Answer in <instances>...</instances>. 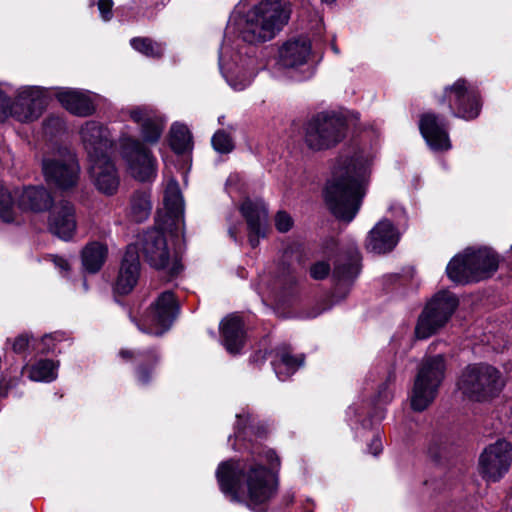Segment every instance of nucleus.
<instances>
[{
	"label": "nucleus",
	"instance_id": "nucleus-16",
	"mask_svg": "<svg viewBox=\"0 0 512 512\" xmlns=\"http://www.w3.org/2000/svg\"><path fill=\"white\" fill-rule=\"evenodd\" d=\"M140 268L138 248L136 245L130 244L124 253L117 278L113 284V294L118 304L123 305L118 297L130 294L137 285Z\"/></svg>",
	"mask_w": 512,
	"mask_h": 512
},
{
	"label": "nucleus",
	"instance_id": "nucleus-21",
	"mask_svg": "<svg viewBox=\"0 0 512 512\" xmlns=\"http://www.w3.org/2000/svg\"><path fill=\"white\" fill-rule=\"evenodd\" d=\"M77 228L76 209L73 203L61 200L54 210H50L48 230L63 241L71 240Z\"/></svg>",
	"mask_w": 512,
	"mask_h": 512
},
{
	"label": "nucleus",
	"instance_id": "nucleus-53",
	"mask_svg": "<svg viewBox=\"0 0 512 512\" xmlns=\"http://www.w3.org/2000/svg\"><path fill=\"white\" fill-rule=\"evenodd\" d=\"M184 266L182 264L181 258L175 256L172 265L169 268L168 274L171 278H176L183 271Z\"/></svg>",
	"mask_w": 512,
	"mask_h": 512
},
{
	"label": "nucleus",
	"instance_id": "nucleus-23",
	"mask_svg": "<svg viewBox=\"0 0 512 512\" xmlns=\"http://www.w3.org/2000/svg\"><path fill=\"white\" fill-rule=\"evenodd\" d=\"M89 162V174L96 189L105 196L115 195L120 186V177L111 156Z\"/></svg>",
	"mask_w": 512,
	"mask_h": 512
},
{
	"label": "nucleus",
	"instance_id": "nucleus-31",
	"mask_svg": "<svg viewBox=\"0 0 512 512\" xmlns=\"http://www.w3.org/2000/svg\"><path fill=\"white\" fill-rule=\"evenodd\" d=\"M426 454L435 465H444L452 455V443L446 435L434 434L427 444Z\"/></svg>",
	"mask_w": 512,
	"mask_h": 512
},
{
	"label": "nucleus",
	"instance_id": "nucleus-43",
	"mask_svg": "<svg viewBox=\"0 0 512 512\" xmlns=\"http://www.w3.org/2000/svg\"><path fill=\"white\" fill-rule=\"evenodd\" d=\"M36 339L32 334L21 333L12 341V350L18 355H26L30 347L34 350Z\"/></svg>",
	"mask_w": 512,
	"mask_h": 512
},
{
	"label": "nucleus",
	"instance_id": "nucleus-27",
	"mask_svg": "<svg viewBox=\"0 0 512 512\" xmlns=\"http://www.w3.org/2000/svg\"><path fill=\"white\" fill-rule=\"evenodd\" d=\"M467 249L473 271L476 273L479 281L491 278L499 267L498 254L491 248L487 247Z\"/></svg>",
	"mask_w": 512,
	"mask_h": 512
},
{
	"label": "nucleus",
	"instance_id": "nucleus-13",
	"mask_svg": "<svg viewBox=\"0 0 512 512\" xmlns=\"http://www.w3.org/2000/svg\"><path fill=\"white\" fill-rule=\"evenodd\" d=\"M48 101L46 89L37 86L26 87L18 93L14 101H9L7 119L13 117L21 123L33 122L43 114Z\"/></svg>",
	"mask_w": 512,
	"mask_h": 512
},
{
	"label": "nucleus",
	"instance_id": "nucleus-33",
	"mask_svg": "<svg viewBox=\"0 0 512 512\" xmlns=\"http://www.w3.org/2000/svg\"><path fill=\"white\" fill-rule=\"evenodd\" d=\"M152 210L151 194L146 190H135L130 198V218L136 223L148 219Z\"/></svg>",
	"mask_w": 512,
	"mask_h": 512
},
{
	"label": "nucleus",
	"instance_id": "nucleus-61",
	"mask_svg": "<svg viewBox=\"0 0 512 512\" xmlns=\"http://www.w3.org/2000/svg\"><path fill=\"white\" fill-rule=\"evenodd\" d=\"M323 3L331 4L334 3L336 0H321Z\"/></svg>",
	"mask_w": 512,
	"mask_h": 512
},
{
	"label": "nucleus",
	"instance_id": "nucleus-41",
	"mask_svg": "<svg viewBox=\"0 0 512 512\" xmlns=\"http://www.w3.org/2000/svg\"><path fill=\"white\" fill-rule=\"evenodd\" d=\"M394 378V371H389L386 380L378 386L377 393L372 398V402L381 405H387L392 401L394 394L393 391L390 389V382Z\"/></svg>",
	"mask_w": 512,
	"mask_h": 512
},
{
	"label": "nucleus",
	"instance_id": "nucleus-35",
	"mask_svg": "<svg viewBox=\"0 0 512 512\" xmlns=\"http://www.w3.org/2000/svg\"><path fill=\"white\" fill-rule=\"evenodd\" d=\"M59 362L52 359H39L29 370V378L37 382L50 383L57 378Z\"/></svg>",
	"mask_w": 512,
	"mask_h": 512
},
{
	"label": "nucleus",
	"instance_id": "nucleus-26",
	"mask_svg": "<svg viewBox=\"0 0 512 512\" xmlns=\"http://www.w3.org/2000/svg\"><path fill=\"white\" fill-rule=\"evenodd\" d=\"M54 204L53 195L43 185L25 186L18 197V206L23 211L46 212L50 211Z\"/></svg>",
	"mask_w": 512,
	"mask_h": 512
},
{
	"label": "nucleus",
	"instance_id": "nucleus-17",
	"mask_svg": "<svg viewBox=\"0 0 512 512\" xmlns=\"http://www.w3.org/2000/svg\"><path fill=\"white\" fill-rule=\"evenodd\" d=\"M42 172L46 183L59 191L73 189L79 180L78 164L60 159H44Z\"/></svg>",
	"mask_w": 512,
	"mask_h": 512
},
{
	"label": "nucleus",
	"instance_id": "nucleus-25",
	"mask_svg": "<svg viewBox=\"0 0 512 512\" xmlns=\"http://www.w3.org/2000/svg\"><path fill=\"white\" fill-rule=\"evenodd\" d=\"M272 368L281 381H286L305 363V354H293L290 344L282 343L273 348Z\"/></svg>",
	"mask_w": 512,
	"mask_h": 512
},
{
	"label": "nucleus",
	"instance_id": "nucleus-1",
	"mask_svg": "<svg viewBox=\"0 0 512 512\" xmlns=\"http://www.w3.org/2000/svg\"><path fill=\"white\" fill-rule=\"evenodd\" d=\"M234 433L229 435L233 449L246 458L221 461L215 478L221 493L233 504L253 512H268L280 486L281 459L276 450L263 443L269 436L268 424L250 412L236 414Z\"/></svg>",
	"mask_w": 512,
	"mask_h": 512
},
{
	"label": "nucleus",
	"instance_id": "nucleus-22",
	"mask_svg": "<svg viewBox=\"0 0 512 512\" xmlns=\"http://www.w3.org/2000/svg\"><path fill=\"white\" fill-rule=\"evenodd\" d=\"M400 241V233L393 222L384 218L377 222L369 231L365 247L375 254H387L392 252Z\"/></svg>",
	"mask_w": 512,
	"mask_h": 512
},
{
	"label": "nucleus",
	"instance_id": "nucleus-45",
	"mask_svg": "<svg viewBox=\"0 0 512 512\" xmlns=\"http://www.w3.org/2000/svg\"><path fill=\"white\" fill-rule=\"evenodd\" d=\"M331 272V266L327 261H317L309 269L310 277L314 280H324Z\"/></svg>",
	"mask_w": 512,
	"mask_h": 512
},
{
	"label": "nucleus",
	"instance_id": "nucleus-5",
	"mask_svg": "<svg viewBox=\"0 0 512 512\" xmlns=\"http://www.w3.org/2000/svg\"><path fill=\"white\" fill-rule=\"evenodd\" d=\"M181 311L180 303L172 290L161 292L145 309L140 317L130 309L129 319L137 328L148 335L163 336L173 326Z\"/></svg>",
	"mask_w": 512,
	"mask_h": 512
},
{
	"label": "nucleus",
	"instance_id": "nucleus-29",
	"mask_svg": "<svg viewBox=\"0 0 512 512\" xmlns=\"http://www.w3.org/2000/svg\"><path fill=\"white\" fill-rule=\"evenodd\" d=\"M83 270L88 274L98 273L108 257L107 244L100 241H89L81 250Z\"/></svg>",
	"mask_w": 512,
	"mask_h": 512
},
{
	"label": "nucleus",
	"instance_id": "nucleus-11",
	"mask_svg": "<svg viewBox=\"0 0 512 512\" xmlns=\"http://www.w3.org/2000/svg\"><path fill=\"white\" fill-rule=\"evenodd\" d=\"M120 155L135 180L144 183L156 177L157 160L151 149L139 139L133 136L121 138Z\"/></svg>",
	"mask_w": 512,
	"mask_h": 512
},
{
	"label": "nucleus",
	"instance_id": "nucleus-38",
	"mask_svg": "<svg viewBox=\"0 0 512 512\" xmlns=\"http://www.w3.org/2000/svg\"><path fill=\"white\" fill-rule=\"evenodd\" d=\"M14 204L11 191L0 181V218L6 223H11L15 219Z\"/></svg>",
	"mask_w": 512,
	"mask_h": 512
},
{
	"label": "nucleus",
	"instance_id": "nucleus-12",
	"mask_svg": "<svg viewBox=\"0 0 512 512\" xmlns=\"http://www.w3.org/2000/svg\"><path fill=\"white\" fill-rule=\"evenodd\" d=\"M512 465V443L504 438L486 446L478 458V474L486 483H498Z\"/></svg>",
	"mask_w": 512,
	"mask_h": 512
},
{
	"label": "nucleus",
	"instance_id": "nucleus-34",
	"mask_svg": "<svg viewBox=\"0 0 512 512\" xmlns=\"http://www.w3.org/2000/svg\"><path fill=\"white\" fill-rule=\"evenodd\" d=\"M166 120L162 115H152L151 117H146V120L140 126V133L142 143L155 145L161 139L163 131L165 129Z\"/></svg>",
	"mask_w": 512,
	"mask_h": 512
},
{
	"label": "nucleus",
	"instance_id": "nucleus-10",
	"mask_svg": "<svg viewBox=\"0 0 512 512\" xmlns=\"http://www.w3.org/2000/svg\"><path fill=\"white\" fill-rule=\"evenodd\" d=\"M311 52L312 43L308 36H294L280 46L277 63L290 70L292 79L303 82L315 74V67L308 62Z\"/></svg>",
	"mask_w": 512,
	"mask_h": 512
},
{
	"label": "nucleus",
	"instance_id": "nucleus-30",
	"mask_svg": "<svg viewBox=\"0 0 512 512\" xmlns=\"http://www.w3.org/2000/svg\"><path fill=\"white\" fill-rule=\"evenodd\" d=\"M168 144L176 155H184L193 149V136L187 125L174 122L169 130Z\"/></svg>",
	"mask_w": 512,
	"mask_h": 512
},
{
	"label": "nucleus",
	"instance_id": "nucleus-46",
	"mask_svg": "<svg viewBox=\"0 0 512 512\" xmlns=\"http://www.w3.org/2000/svg\"><path fill=\"white\" fill-rule=\"evenodd\" d=\"M352 285L353 284H350L345 281L336 280V282L332 288V293H331L332 298L335 299L336 301L344 300L350 293Z\"/></svg>",
	"mask_w": 512,
	"mask_h": 512
},
{
	"label": "nucleus",
	"instance_id": "nucleus-36",
	"mask_svg": "<svg viewBox=\"0 0 512 512\" xmlns=\"http://www.w3.org/2000/svg\"><path fill=\"white\" fill-rule=\"evenodd\" d=\"M131 47L146 57L161 59L164 56V47L161 43L149 37H133L130 40Z\"/></svg>",
	"mask_w": 512,
	"mask_h": 512
},
{
	"label": "nucleus",
	"instance_id": "nucleus-60",
	"mask_svg": "<svg viewBox=\"0 0 512 512\" xmlns=\"http://www.w3.org/2000/svg\"><path fill=\"white\" fill-rule=\"evenodd\" d=\"M374 422L368 420V416L362 420L363 428H372Z\"/></svg>",
	"mask_w": 512,
	"mask_h": 512
},
{
	"label": "nucleus",
	"instance_id": "nucleus-50",
	"mask_svg": "<svg viewBox=\"0 0 512 512\" xmlns=\"http://www.w3.org/2000/svg\"><path fill=\"white\" fill-rule=\"evenodd\" d=\"M129 116L134 123L141 126L146 120V117H151L152 115H148L143 108L136 107L130 110Z\"/></svg>",
	"mask_w": 512,
	"mask_h": 512
},
{
	"label": "nucleus",
	"instance_id": "nucleus-39",
	"mask_svg": "<svg viewBox=\"0 0 512 512\" xmlns=\"http://www.w3.org/2000/svg\"><path fill=\"white\" fill-rule=\"evenodd\" d=\"M164 205L167 213L174 218H178L183 213V197L181 191L175 183V189L173 191L168 190L164 196Z\"/></svg>",
	"mask_w": 512,
	"mask_h": 512
},
{
	"label": "nucleus",
	"instance_id": "nucleus-52",
	"mask_svg": "<svg viewBox=\"0 0 512 512\" xmlns=\"http://www.w3.org/2000/svg\"><path fill=\"white\" fill-rule=\"evenodd\" d=\"M10 97L0 88V122L7 120V107Z\"/></svg>",
	"mask_w": 512,
	"mask_h": 512
},
{
	"label": "nucleus",
	"instance_id": "nucleus-6",
	"mask_svg": "<svg viewBox=\"0 0 512 512\" xmlns=\"http://www.w3.org/2000/svg\"><path fill=\"white\" fill-rule=\"evenodd\" d=\"M346 119L336 113L319 112L304 125V142L315 152L337 146L347 135Z\"/></svg>",
	"mask_w": 512,
	"mask_h": 512
},
{
	"label": "nucleus",
	"instance_id": "nucleus-48",
	"mask_svg": "<svg viewBox=\"0 0 512 512\" xmlns=\"http://www.w3.org/2000/svg\"><path fill=\"white\" fill-rule=\"evenodd\" d=\"M100 16L104 21H109L113 17V0H98L97 2Z\"/></svg>",
	"mask_w": 512,
	"mask_h": 512
},
{
	"label": "nucleus",
	"instance_id": "nucleus-28",
	"mask_svg": "<svg viewBox=\"0 0 512 512\" xmlns=\"http://www.w3.org/2000/svg\"><path fill=\"white\" fill-rule=\"evenodd\" d=\"M446 275L455 284L466 285L479 282L473 271L468 249L451 258L446 267Z\"/></svg>",
	"mask_w": 512,
	"mask_h": 512
},
{
	"label": "nucleus",
	"instance_id": "nucleus-55",
	"mask_svg": "<svg viewBox=\"0 0 512 512\" xmlns=\"http://www.w3.org/2000/svg\"><path fill=\"white\" fill-rule=\"evenodd\" d=\"M54 264L58 268H60L63 271H69L70 270V264L67 259L61 256H55L54 257Z\"/></svg>",
	"mask_w": 512,
	"mask_h": 512
},
{
	"label": "nucleus",
	"instance_id": "nucleus-49",
	"mask_svg": "<svg viewBox=\"0 0 512 512\" xmlns=\"http://www.w3.org/2000/svg\"><path fill=\"white\" fill-rule=\"evenodd\" d=\"M384 405L372 402L371 410L368 413V420L370 422H381L386 415V409Z\"/></svg>",
	"mask_w": 512,
	"mask_h": 512
},
{
	"label": "nucleus",
	"instance_id": "nucleus-42",
	"mask_svg": "<svg viewBox=\"0 0 512 512\" xmlns=\"http://www.w3.org/2000/svg\"><path fill=\"white\" fill-rule=\"evenodd\" d=\"M62 340L59 333L45 334L40 340L36 339L34 350L41 354L56 353L57 343Z\"/></svg>",
	"mask_w": 512,
	"mask_h": 512
},
{
	"label": "nucleus",
	"instance_id": "nucleus-32",
	"mask_svg": "<svg viewBox=\"0 0 512 512\" xmlns=\"http://www.w3.org/2000/svg\"><path fill=\"white\" fill-rule=\"evenodd\" d=\"M239 211L247 224L248 232L258 233L260 229H267L262 219H266L267 211L257 203L246 198L240 205Z\"/></svg>",
	"mask_w": 512,
	"mask_h": 512
},
{
	"label": "nucleus",
	"instance_id": "nucleus-20",
	"mask_svg": "<svg viewBox=\"0 0 512 512\" xmlns=\"http://www.w3.org/2000/svg\"><path fill=\"white\" fill-rule=\"evenodd\" d=\"M81 137L88 154L93 161L110 157L114 142L108 137L107 129L96 121H89L81 130Z\"/></svg>",
	"mask_w": 512,
	"mask_h": 512
},
{
	"label": "nucleus",
	"instance_id": "nucleus-3",
	"mask_svg": "<svg viewBox=\"0 0 512 512\" xmlns=\"http://www.w3.org/2000/svg\"><path fill=\"white\" fill-rule=\"evenodd\" d=\"M291 13L288 0H259L240 18L239 36L252 45L270 41L288 24Z\"/></svg>",
	"mask_w": 512,
	"mask_h": 512
},
{
	"label": "nucleus",
	"instance_id": "nucleus-59",
	"mask_svg": "<svg viewBox=\"0 0 512 512\" xmlns=\"http://www.w3.org/2000/svg\"><path fill=\"white\" fill-rule=\"evenodd\" d=\"M229 236L236 242L237 241V231L234 227H230L228 230Z\"/></svg>",
	"mask_w": 512,
	"mask_h": 512
},
{
	"label": "nucleus",
	"instance_id": "nucleus-51",
	"mask_svg": "<svg viewBox=\"0 0 512 512\" xmlns=\"http://www.w3.org/2000/svg\"><path fill=\"white\" fill-rule=\"evenodd\" d=\"M368 452L373 456H379L383 451L382 441L379 435H374L370 443L367 445Z\"/></svg>",
	"mask_w": 512,
	"mask_h": 512
},
{
	"label": "nucleus",
	"instance_id": "nucleus-18",
	"mask_svg": "<svg viewBox=\"0 0 512 512\" xmlns=\"http://www.w3.org/2000/svg\"><path fill=\"white\" fill-rule=\"evenodd\" d=\"M221 344L232 356L242 354L247 342L245 322L240 315L228 314L219 323Z\"/></svg>",
	"mask_w": 512,
	"mask_h": 512
},
{
	"label": "nucleus",
	"instance_id": "nucleus-62",
	"mask_svg": "<svg viewBox=\"0 0 512 512\" xmlns=\"http://www.w3.org/2000/svg\"><path fill=\"white\" fill-rule=\"evenodd\" d=\"M333 51H335L337 53L338 52V48L337 47H333Z\"/></svg>",
	"mask_w": 512,
	"mask_h": 512
},
{
	"label": "nucleus",
	"instance_id": "nucleus-40",
	"mask_svg": "<svg viewBox=\"0 0 512 512\" xmlns=\"http://www.w3.org/2000/svg\"><path fill=\"white\" fill-rule=\"evenodd\" d=\"M211 145L213 149L220 154L231 153L235 144L231 135L224 129H218L211 138Z\"/></svg>",
	"mask_w": 512,
	"mask_h": 512
},
{
	"label": "nucleus",
	"instance_id": "nucleus-8",
	"mask_svg": "<svg viewBox=\"0 0 512 512\" xmlns=\"http://www.w3.org/2000/svg\"><path fill=\"white\" fill-rule=\"evenodd\" d=\"M446 368L442 354L430 356L421 363L413 385V411L422 412L434 401L445 378Z\"/></svg>",
	"mask_w": 512,
	"mask_h": 512
},
{
	"label": "nucleus",
	"instance_id": "nucleus-56",
	"mask_svg": "<svg viewBox=\"0 0 512 512\" xmlns=\"http://www.w3.org/2000/svg\"><path fill=\"white\" fill-rule=\"evenodd\" d=\"M44 126L47 128L53 127L56 130H58L61 126V121L59 120V118H56V117H48L47 119L44 120Z\"/></svg>",
	"mask_w": 512,
	"mask_h": 512
},
{
	"label": "nucleus",
	"instance_id": "nucleus-2",
	"mask_svg": "<svg viewBox=\"0 0 512 512\" xmlns=\"http://www.w3.org/2000/svg\"><path fill=\"white\" fill-rule=\"evenodd\" d=\"M367 175L368 163L361 150L341 158L323 189L325 205L337 220L350 223L355 219L366 193Z\"/></svg>",
	"mask_w": 512,
	"mask_h": 512
},
{
	"label": "nucleus",
	"instance_id": "nucleus-19",
	"mask_svg": "<svg viewBox=\"0 0 512 512\" xmlns=\"http://www.w3.org/2000/svg\"><path fill=\"white\" fill-rule=\"evenodd\" d=\"M139 244L145 261L151 267L157 270H163L168 267L170 262V252L167 239L163 231H147L143 234Z\"/></svg>",
	"mask_w": 512,
	"mask_h": 512
},
{
	"label": "nucleus",
	"instance_id": "nucleus-54",
	"mask_svg": "<svg viewBox=\"0 0 512 512\" xmlns=\"http://www.w3.org/2000/svg\"><path fill=\"white\" fill-rule=\"evenodd\" d=\"M267 235V229H260L258 233L248 232V242L252 248L259 245V239Z\"/></svg>",
	"mask_w": 512,
	"mask_h": 512
},
{
	"label": "nucleus",
	"instance_id": "nucleus-4",
	"mask_svg": "<svg viewBox=\"0 0 512 512\" xmlns=\"http://www.w3.org/2000/svg\"><path fill=\"white\" fill-rule=\"evenodd\" d=\"M456 386L463 398L475 403H487L500 395L505 383L496 367L478 362L470 363L461 370Z\"/></svg>",
	"mask_w": 512,
	"mask_h": 512
},
{
	"label": "nucleus",
	"instance_id": "nucleus-44",
	"mask_svg": "<svg viewBox=\"0 0 512 512\" xmlns=\"http://www.w3.org/2000/svg\"><path fill=\"white\" fill-rule=\"evenodd\" d=\"M294 225V220L290 214L284 210H280L275 215V228L280 233L289 232Z\"/></svg>",
	"mask_w": 512,
	"mask_h": 512
},
{
	"label": "nucleus",
	"instance_id": "nucleus-14",
	"mask_svg": "<svg viewBox=\"0 0 512 512\" xmlns=\"http://www.w3.org/2000/svg\"><path fill=\"white\" fill-rule=\"evenodd\" d=\"M118 355L125 362H133V375L139 386L148 387L153 383L162 360L159 347L121 348Z\"/></svg>",
	"mask_w": 512,
	"mask_h": 512
},
{
	"label": "nucleus",
	"instance_id": "nucleus-9",
	"mask_svg": "<svg viewBox=\"0 0 512 512\" xmlns=\"http://www.w3.org/2000/svg\"><path fill=\"white\" fill-rule=\"evenodd\" d=\"M459 298L453 292L442 289L436 292L420 313L416 326L417 339H428L442 329L459 307Z\"/></svg>",
	"mask_w": 512,
	"mask_h": 512
},
{
	"label": "nucleus",
	"instance_id": "nucleus-24",
	"mask_svg": "<svg viewBox=\"0 0 512 512\" xmlns=\"http://www.w3.org/2000/svg\"><path fill=\"white\" fill-rule=\"evenodd\" d=\"M55 98L66 111L77 117H90L97 110V105L88 91L61 88L55 93Z\"/></svg>",
	"mask_w": 512,
	"mask_h": 512
},
{
	"label": "nucleus",
	"instance_id": "nucleus-47",
	"mask_svg": "<svg viewBox=\"0 0 512 512\" xmlns=\"http://www.w3.org/2000/svg\"><path fill=\"white\" fill-rule=\"evenodd\" d=\"M273 349H257L249 357V362L254 366L260 368L269 357L273 358Z\"/></svg>",
	"mask_w": 512,
	"mask_h": 512
},
{
	"label": "nucleus",
	"instance_id": "nucleus-57",
	"mask_svg": "<svg viewBox=\"0 0 512 512\" xmlns=\"http://www.w3.org/2000/svg\"><path fill=\"white\" fill-rule=\"evenodd\" d=\"M10 385L4 379L0 380V399L8 396Z\"/></svg>",
	"mask_w": 512,
	"mask_h": 512
},
{
	"label": "nucleus",
	"instance_id": "nucleus-37",
	"mask_svg": "<svg viewBox=\"0 0 512 512\" xmlns=\"http://www.w3.org/2000/svg\"><path fill=\"white\" fill-rule=\"evenodd\" d=\"M361 271V264L358 260H348L343 263L335 264L333 277L335 280H341L353 284Z\"/></svg>",
	"mask_w": 512,
	"mask_h": 512
},
{
	"label": "nucleus",
	"instance_id": "nucleus-15",
	"mask_svg": "<svg viewBox=\"0 0 512 512\" xmlns=\"http://www.w3.org/2000/svg\"><path fill=\"white\" fill-rule=\"evenodd\" d=\"M418 128L432 152L441 153L452 148L449 136L450 123L444 115L433 111L424 112L419 116Z\"/></svg>",
	"mask_w": 512,
	"mask_h": 512
},
{
	"label": "nucleus",
	"instance_id": "nucleus-58",
	"mask_svg": "<svg viewBox=\"0 0 512 512\" xmlns=\"http://www.w3.org/2000/svg\"><path fill=\"white\" fill-rule=\"evenodd\" d=\"M283 504L287 507L291 505L294 502V495L293 494H286L283 496L282 499Z\"/></svg>",
	"mask_w": 512,
	"mask_h": 512
},
{
	"label": "nucleus",
	"instance_id": "nucleus-7",
	"mask_svg": "<svg viewBox=\"0 0 512 512\" xmlns=\"http://www.w3.org/2000/svg\"><path fill=\"white\" fill-rule=\"evenodd\" d=\"M439 106L447 105L449 113L466 121L476 119L482 110L483 99L479 87L466 78H458L453 84L446 85L436 96Z\"/></svg>",
	"mask_w": 512,
	"mask_h": 512
}]
</instances>
